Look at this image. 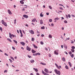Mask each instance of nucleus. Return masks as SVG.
Listing matches in <instances>:
<instances>
[{"label": "nucleus", "instance_id": "9b49d317", "mask_svg": "<svg viewBox=\"0 0 75 75\" xmlns=\"http://www.w3.org/2000/svg\"><path fill=\"white\" fill-rule=\"evenodd\" d=\"M40 24H42L43 23V21L42 20H40Z\"/></svg>", "mask_w": 75, "mask_h": 75}, {"label": "nucleus", "instance_id": "6ab92c4d", "mask_svg": "<svg viewBox=\"0 0 75 75\" xmlns=\"http://www.w3.org/2000/svg\"><path fill=\"white\" fill-rule=\"evenodd\" d=\"M49 38H52V35L51 34H50L49 35Z\"/></svg>", "mask_w": 75, "mask_h": 75}, {"label": "nucleus", "instance_id": "20e7f679", "mask_svg": "<svg viewBox=\"0 0 75 75\" xmlns=\"http://www.w3.org/2000/svg\"><path fill=\"white\" fill-rule=\"evenodd\" d=\"M26 50H27L29 51H31V48L29 47H28V46H27L26 47Z\"/></svg>", "mask_w": 75, "mask_h": 75}, {"label": "nucleus", "instance_id": "f704fd0d", "mask_svg": "<svg viewBox=\"0 0 75 75\" xmlns=\"http://www.w3.org/2000/svg\"><path fill=\"white\" fill-rule=\"evenodd\" d=\"M42 74H44V75H45V74L46 73H45V72H44V71H43V70H42Z\"/></svg>", "mask_w": 75, "mask_h": 75}, {"label": "nucleus", "instance_id": "bb28decb", "mask_svg": "<svg viewBox=\"0 0 75 75\" xmlns=\"http://www.w3.org/2000/svg\"><path fill=\"white\" fill-rule=\"evenodd\" d=\"M13 41L14 42L15 44H17V41L14 40Z\"/></svg>", "mask_w": 75, "mask_h": 75}, {"label": "nucleus", "instance_id": "423d86ee", "mask_svg": "<svg viewBox=\"0 0 75 75\" xmlns=\"http://www.w3.org/2000/svg\"><path fill=\"white\" fill-rule=\"evenodd\" d=\"M8 12L9 14H10V15L12 14V13H11V12L9 9L8 10Z\"/></svg>", "mask_w": 75, "mask_h": 75}, {"label": "nucleus", "instance_id": "c85d7f7f", "mask_svg": "<svg viewBox=\"0 0 75 75\" xmlns=\"http://www.w3.org/2000/svg\"><path fill=\"white\" fill-rule=\"evenodd\" d=\"M49 7L50 9L51 10H52V7H51V6H49Z\"/></svg>", "mask_w": 75, "mask_h": 75}, {"label": "nucleus", "instance_id": "2f4dec72", "mask_svg": "<svg viewBox=\"0 0 75 75\" xmlns=\"http://www.w3.org/2000/svg\"><path fill=\"white\" fill-rule=\"evenodd\" d=\"M9 60L11 63H12L13 62V61H12L11 59H9Z\"/></svg>", "mask_w": 75, "mask_h": 75}, {"label": "nucleus", "instance_id": "f257e3e1", "mask_svg": "<svg viewBox=\"0 0 75 75\" xmlns=\"http://www.w3.org/2000/svg\"><path fill=\"white\" fill-rule=\"evenodd\" d=\"M54 71L55 73L57 74V75H61V72L58 70L57 69H55L54 70Z\"/></svg>", "mask_w": 75, "mask_h": 75}, {"label": "nucleus", "instance_id": "37998d69", "mask_svg": "<svg viewBox=\"0 0 75 75\" xmlns=\"http://www.w3.org/2000/svg\"><path fill=\"white\" fill-rule=\"evenodd\" d=\"M71 57L72 58H73V57H74V54H72L71 55Z\"/></svg>", "mask_w": 75, "mask_h": 75}, {"label": "nucleus", "instance_id": "ea45409f", "mask_svg": "<svg viewBox=\"0 0 75 75\" xmlns=\"http://www.w3.org/2000/svg\"><path fill=\"white\" fill-rule=\"evenodd\" d=\"M11 59H13V61H14V58H13V57H11Z\"/></svg>", "mask_w": 75, "mask_h": 75}, {"label": "nucleus", "instance_id": "1a4fd4ad", "mask_svg": "<svg viewBox=\"0 0 75 75\" xmlns=\"http://www.w3.org/2000/svg\"><path fill=\"white\" fill-rule=\"evenodd\" d=\"M57 50H55L54 51V53L56 55H58V52Z\"/></svg>", "mask_w": 75, "mask_h": 75}, {"label": "nucleus", "instance_id": "a19ab883", "mask_svg": "<svg viewBox=\"0 0 75 75\" xmlns=\"http://www.w3.org/2000/svg\"><path fill=\"white\" fill-rule=\"evenodd\" d=\"M6 72H7V70H6L4 71V73H6Z\"/></svg>", "mask_w": 75, "mask_h": 75}, {"label": "nucleus", "instance_id": "e2e57ef3", "mask_svg": "<svg viewBox=\"0 0 75 75\" xmlns=\"http://www.w3.org/2000/svg\"><path fill=\"white\" fill-rule=\"evenodd\" d=\"M71 16L72 17H75V16L74 15H72Z\"/></svg>", "mask_w": 75, "mask_h": 75}, {"label": "nucleus", "instance_id": "0eeeda50", "mask_svg": "<svg viewBox=\"0 0 75 75\" xmlns=\"http://www.w3.org/2000/svg\"><path fill=\"white\" fill-rule=\"evenodd\" d=\"M20 43L21 44V45H22L23 46H24L25 45V43L23 42H21Z\"/></svg>", "mask_w": 75, "mask_h": 75}, {"label": "nucleus", "instance_id": "338daca9", "mask_svg": "<svg viewBox=\"0 0 75 75\" xmlns=\"http://www.w3.org/2000/svg\"><path fill=\"white\" fill-rule=\"evenodd\" d=\"M46 14L47 15V16H48V15H49V13H46Z\"/></svg>", "mask_w": 75, "mask_h": 75}, {"label": "nucleus", "instance_id": "a211bd4d", "mask_svg": "<svg viewBox=\"0 0 75 75\" xmlns=\"http://www.w3.org/2000/svg\"><path fill=\"white\" fill-rule=\"evenodd\" d=\"M64 48H65L66 50H67V46L66 45H64Z\"/></svg>", "mask_w": 75, "mask_h": 75}, {"label": "nucleus", "instance_id": "dca6fc26", "mask_svg": "<svg viewBox=\"0 0 75 75\" xmlns=\"http://www.w3.org/2000/svg\"><path fill=\"white\" fill-rule=\"evenodd\" d=\"M35 21H36V18H35L33 19L32 20V22H35Z\"/></svg>", "mask_w": 75, "mask_h": 75}, {"label": "nucleus", "instance_id": "f3484780", "mask_svg": "<svg viewBox=\"0 0 75 75\" xmlns=\"http://www.w3.org/2000/svg\"><path fill=\"white\" fill-rule=\"evenodd\" d=\"M69 64L70 67H72V64H71V62H69Z\"/></svg>", "mask_w": 75, "mask_h": 75}, {"label": "nucleus", "instance_id": "473e14b6", "mask_svg": "<svg viewBox=\"0 0 75 75\" xmlns=\"http://www.w3.org/2000/svg\"><path fill=\"white\" fill-rule=\"evenodd\" d=\"M40 44H42V45H43V44H44V43L43 42H42V41H41L40 42Z\"/></svg>", "mask_w": 75, "mask_h": 75}, {"label": "nucleus", "instance_id": "0e129e2a", "mask_svg": "<svg viewBox=\"0 0 75 75\" xmlns=\"http://www.w3.org/2000/svg\"><path fill=\"white\" fill-rule=\"evenodd\" d=\"M44 75H49V74H47V73H45Z\"/></svg>", "mask_w": 75, "mask_h": 75}, {"label": "nucleus", "instance_id": "c03bdc74", "mask_svg": "<svg viewBox=\"0 0 75 75\" xmlns=\"http://www.w3.org/2000/svg\"><path fill=\"white\" fill-rule=\"evenodd\" d=\"M49 57H51V54H49Z\"/></svg>", "mask_w": 75, "mask_h": 75}, {"label": "nucleus", "instance_id": "864d4df0", "mask_svg": "<svg viewBox=\"0 0 75 75\" xmlns=\"http://www.w3.org/2000/svg\"><path fill=\"white\" fill-rule=\"evenodd\" d=\"M68 17H69V18H71V15H69H69H68Z\"/></svg>", "mask_w": 75, "mask_h": 75}, {"label": "nucleus", "instance_id": "603ef678", "mask_svg": "<svg viewBox=\"0 0 75 75\" xmlns=\"http://www.w3.org/2000/svg\"><path fill=\"white\" fill-rule=\"evenodd\" d=\"M59 8V9H60L61 10H63V8H61V7H60V8Z\"/></svg>", "mask_w": 75, "mask_h": 75}, {"label": "nucleus", "instance_id": "13d9d810", "mask_svg": "<svg viewBox=\"0 0 75 75\" xmlns=\"http://www.w3.org/2000/svg\"><path fill=\"white\" fill-rule=\"evenodd\" d=\"M69 54L70 55H71V54H72V52H70Z\"/></svg>", "mask_w": 75, "mask_h": 75}, {"label": "nucleus", "instance_id": "e433bc0d", "mask_svg": "<svg viewBox=\"0 0 75 75\" xmlns=\"http://www.w3.org/2000/svg\"><path fill=\"white\" fill-rule=\"evenodd\" d=\"M41 29H45V27H44V26H43V27H41Z\"/></svg>", "mask_w": 75, "mask_h": 75}, {"label": "nucleus", "instance_id": "c9c22d12", "mask_svg": "<svg viewBox=\"0 0 75 75\" xmlns=\"http://www.w3.org/2000/svg\"><path fill=\"white\" fill-rule=\"evenodd\" d=\"M71 48H72V49L74 50V49H75V47L73 46L71 47Z\"/></svg>", "mask_w": 75, "mask_h": 75}, {"label": "nucleus", "instance_id": "412c9836", "mask_svg": "<svg viewBox=\"0 0 75 75\" xmlns=\"http://www.w3.org/2000/svg\"><path fill=\"white\" fill-rule=\"evenodd\" d=\"M7 40H8V41H10V42H12L11 40V39H10L7 38Z\"/></svg>", "mask_w": 75, "mask_h": 75}, {"label": "nucleus", "instance_id": "ddd939ff", "mask_svg": "<svg viewBox=\"0 0 75 75\" xmlns=\"http://www.w3.org/2000/svg\"><path fill=\"white\" fill-rule=\"evenodd\" d=\"M25 8H27V7H24L23 8V9H22V11H25Z\"/></svg>", "mask_w": 75, "mask_h": 75}, {"label": "nucleus", "instance_id": "5701e85b", "mask_svg": "<svg viewBox=\"0 0 75 75\" xmlns=\"http://www.w3.org/2000/svg\"><path fill=\"white\" fill-rule=\"evenodd\" d=\"M30 62H31V63H34V60H30Z\"/></svg>", "mask_w": 75, "mask_h": 75}, {"label": "nucleus", "instance_id": "2eb2a0df", "mask_svg": "<svg viewBox=\"0 0 75 75\" xmlns=\"http://www.w3.org/2000/svg\"><path fill=\"white\" fill-rule=\"evenodd\" d=\"M55 65L57 67V68H58V69H60V68H59V66H58V65L57 64L55 63Z\"/></svg>", "mask_w": 75, "mask_h": 75}, {"label": "nucleus", "instance_id": "72a5a7b5", "mask_svg": "<svg viewBox=\"0 0 75 75\" xmlns=\"http://www.w3.org/2000/svg\"><path fill=\"white\" fill-rule=\"evenodd\" d=\"M35 40H34V38H32V41H34Z\"/></svg>", "mask_w": 75, "mask_h": 75}, {"label": "nucleus", "instance_id": "09e8293b", "mask_svg": "<svg viewBox=\"0 0 75 75\" xmlns=\"http://www.w3.org/2000/svg\"><path fill=\"white\" fill-rule=\"evenodd\" d=\"M66 18H68V15H66Z\"/></svg>", "mask_w": 75, "mask_h": 75}, {"label": "nucleus", "instance_id": "b1692460", "mask_svg": "<svg viewBox=\"0 0 75 75\" xmlns=\"http://www.w3.org/2000/svg\"><path fill=\"white\" fill-rule=\"evenodd\" d=\"M20 2L21 4H23L24 3V1H20Z\"/></svg>", "mask_w": 75, "mask_h": 75}, {"label": "nucleus", "instance_id": "f03ea898", "mask_svg": "<svg viewBox=\"0 0 75 75\" xmlns=\"http://www.w3.org/2000/svg\"><path fill=\"white\" fill-rule=\"evenodd\" d=\"M1 23L2 24H4L5 26H6V27H7V23L4 22V21L3 20H2L1 21Z\"/></svg>", "mask_w": 75, "mask_h": 75}, {"label": "nucleus", "instance_id": "7ed1b4c3", "mask_svg": "<svg viewBox=\"0 0 75 75\" xmlns=\"http://www.w3.org/2000/svg\"><path fill=\"white\" fill-rule=\"evenodd\" d=\"M9 37L10 38L13 39V37H14V35L13 34H11V33H9Z\"/></svg>", "mask_w": 75, "mask_h": 75}, {"label": "nucleus", "instance_id": "c756f323", "mask_svg": "<svg viewBox=\"0 0 75 75\" xmlns=\"http://www.w3.org/2000/svg\"><path fill=\"white\" fill-rule=\"evenodd\" d=\"M52 19H50L49 20V22H52Z\"/></svg>", "mask_w": 75, "mask_h": 75}, {"label": "nucleus", "instance_id": "774afa93", "mask_svg": "<svg viewBox=\"0 0 75 75\" xmlns=\"http://www.w3.org/2000/svg\"><path fill=\"white\" fill-rule=\"evenodd\" d=\"M51 25H52V26H54V24L53 23L51 24Z\"/></svg>", "mask_w": 75, "mask_h": 75}, {"label": "nucleus", "instance_id": "4be33fe9", "mask_svg": "<svg viewBox=\"0 0 75 75\" xmlns=\"http://www.w3.org/2000/svg\"><path fill=\"white\" fill-rule=\"evenodd\" d=\"M33 69H34V70H35V71H36V72H38V70L37 69H35V68H34Z\"/></svg>", "mask_w": 75, "mask_h": 75}, {"label": "nucleus", "instance_id": "6e6552de", "mask_svg": "<svg viewBox=\"0 0 75 75\" xmlns=\"http://www.w3.org/2000/svg\"><path fill=\"white\" fill-rule=\"evenodd\" d=\"M23 17H24V18H27L28 17V16L26 15H23Z\"/></svg>", "mask_w": 75, "mask_h": 75}, {"label": "nucleus", "instance_id": "79ce46f5", "mask_svg": "<svg viewBox=\"0 0 75 75\" xmlns=\"http://www.w3.org/2000/svg\"><path fill=\"white\" fill-rule=\"evenodd\" d=\"M64 22L65 23H68V22H67V21H64Z\"/></svg>", "mask_w": 75, "mask_h": 75}, {"label": "nucleus", "instance_id": "4d7b16f0", "mask_svg": "<svg viewBox=\"0 0 75 75\" xmlns=\"http://www.w3.org/2000/svg\"><path fill=\"white\" fill-rule=\"evenodd\" d=\"M71 44H73V43H74V42L73 41H71Z\"/></svg>", "mask_w": 75, "mask_h": 75}, {"label": "nucleus", "instance_id": "3c124183", "mask_svg": "<svg viewBox=\"0 0 75 75\" xmlns=\"http://www.w3.org/2000/svg\"><path fill=\"white\" fill-rule=\"evenodd\" d=\"M20 32V33L21 34L22 33V31H21V30H19Z\"/></svg>", "mask_w": 75, "mask_h": 75}, {"label": "nucleus", "instance_id": "6e6d98bb", "mask_svg": "<svg viewBox=\"0 0 75 75\" xmlns=\"http://www.w3.org/2000/svg\"><path fill=\"white\" fill-rule=\"evenodd\" d=\"M67 40H69V38H67L66 39V41H67Z\"/></svg>", "mask_w": 75, "mask_h": 75}, {"label": "nucleus", "instance_id": "de8ad7c7", "mask_svg": "<svg viewBox=\"0 0 75 75\" xmlns=\"http://www.w3.org/2000/svg\"><path fill=\"white\" fill-rule=\"evenodd\" d=\"M37 55H40V53H37Z\"/></svg>", "mask_w": 75, "mask_h": 75}, {"label": "nucleus", "instance_id": "680f3d73", "mask_svg": "<svg viewBox=\"0 0 75 75\" xmlns=\"http://www.w3.org/2000/svg\"><path fill=\"white\" fill-rule=\"evenodd\" d=\"M5 55H6V56H8L6 53H5Z\"/></svg>", "mask_w": 75, "mask_h": 75}, {"label": "nucleus", "instance_id": "aec40b11", "mask_svg": "<svg viewBox=\"0 0 75 75\" xmlns=\"http://www.w3.org/2000/svg\"><path fill=\"white\" fill-rule=\"evenodd\" d=\"M62 60L64 62H65V58L64 57H63L62 58Z\"/></svg>", "mask_w": 75, "mask_h": 75}, {"label": "nucleus", "instance_id": "a878e982", "mask_svg": "<svg viewBox=\"0 0 75 75\" xmlns=\"http://www.w3.org/2000/svg\"><path fill=\"white\" fill-rule=\"evenodd\" d=\"M71 51L72 52H74V51L75 50L74 49H72L71 50Z\"/></svg>", "mask_w": 75, "mask_h": 75}, {"label": "nucleus", "instance_id": "f8f14e48", "mask_svg": "<svg viewBox=\"0 0 75 75\" xmlns=\"http://www.w3.org/2000/svg\"><path fill=\"white\" fill-rule=\"evenodd\" d=\"M33 47H34V48H38V47H37V46H35V45L33 44Z\"/></svg>", "mask_w": 75, "mask_h": 75}, {"label": "nucleus", "instance_id": "4468645a", "mask_svg": "<svg viewBox=\"0 0 75 75\" xmlns=\"http://www.w3.org/2000/svg\"><path fill=\"white\" fill-rule=\"evenodd\" d=\"M32 53H35V52H36V51H35L33 49L32 50Z\"/></svg>", "mask_w": 75, "mask_h": 75}, {"label": "nucleus", "instance_id": "bf43d9fd", "mask_svg": "<svg viewBox=\"0 0 75 75\" xmlns=\"http://www.w3.org/2000/svg\"><path fill=\"white\" fill-rule=\"evenodd\" d=\"M0 30L1 31H2V28L1 27H0Z\"/></svg>", "mask_w": 75, "mask_h": 75}, {"label": "nucleus", "instance_id": "39448f33", "mask_svg": "<svg viewBox=\"0 0 75 75\" xmlns=\"http://www.w3.org/2000/svg\"><path fill=\"white\" fill-rule=\"evenodd\" d=\"M29 31L30 33H31L32 34H34V31H33V30H30Z\"/></svg>", "mask_w": 75, "mask_h": 75}, {"label": "nucleus", "instance_id": "cd10ccee", "mask_svg": "<svg viewBox=\"0 0 75 75\" xmlns=\"http://www.w3.org/2000/svg\"><path fill=\"white\" fill-rule=\"evenodd\" d=\"M65 68L66 69H69V68H68V67L67 65L65 66Z\"/></svg>", "mask_w": 75, "mask_h": 75}, {"label": "nucleus", "instance_id": "052dcab7", "mask_svg": "<svg viewBox=\"0 0 75 75\" xmlns=\"http://www.w3.org/2000/svg\"><path fill=\"white\" fill-rule=\"evenodd\" d=\"M12 48L13 49V50H16V49L15 48H14V47H12Z\"/></svg>", "mask_w": 75, "mask_h": 75}, {"label": "nucleus", "instance_id": "5fc2aeb1", "mask_svg": "<svg viewBox=\"0 0 75 75\" xmlns=\"http://www.w3.org/2000/svg\"><path fill=\"white\" fill-rule=\"evenodd\" d=\"M45 50H46V51H48V49H47V47H45Z\"/></svg>", "mask_w": 75, "mask_h": 75}, {"label": "nucleus", "instance_id": "4c0bfd02", "mask_svg": "<svg viewBox=\"0 0 75 75\" xmlns=\"http://www.w3.org/2000/svg\"><path fill=\"white\" fill-rule=\"evenodd\" d=\"M54 20H59V19L58 18H55L54 19Z\"/></svg>", "mask_w": 75, "mask_h": 75}, {"label": "nucleus", "instance_id": "69168bd1", "mask_svg": "<svg viewBox=\"0 0 75 75\" xmlns=\"http://www.w3.org/2000/svg\"><path fill=\"white\" fill-rule=\"evenodd\" d=\"M25 26H26L27 27H28V24H26L25 25Z\"/></svg>", "mask_w": 75, "mask_h": 75}, {"label": "nucleus", "instance_id": "a18cd8bd", "mask_svg": "<svg viewBox=\"0 0 75 75\" xmlns=\"http://www.w3.org/2000/svg\"><path fill=\"white\" fill-rule=\"evenodd\" d=\"M33 55H34V56H35V55H37V53L33 54Z\"/></svg>", "mask_w": 75, "mask_h": 75}, {"label": "nucleus", "instance_id": "9d476101", "mask_svg": "<svg viewBox=\"0 0 75 75\" xmlns=\"http://www.w3.org/2000/svg\"><path fill=\"white\" fill-rule=\"evenodd\" d=\"M45 71L46 73H48V70L46 69H45Z\"/></svg>", "mask_w": 75, "mask_h": 75}, {"label": "nucleus", "instance_id": "393cba45", "mask_svg": "<svg viewBox=\"0 0 75 75\" xmlns=\"http://www.w3.org/2000/svg\"><path fill=\"white\" fill-rule=\"evenodd\" d=\"M40 64H41L42 65H46V64H44L43 63H40Z\"/></svg>", "mask_w": 75, "mask_h": 75}, {"label": "nucleus", "instance_id": "49530a36", "mask_svg": "<svg viewBox=\"0 0 75 75\" xmlns=\"http://www.w3.org/2000/svg\"><path fill=\"white\" fill-rule=\"evenodd\" d=\"M28 57L29 58H31V56H30L29 55H28Z\"/></svg>", "mask_w": 75, "mask_h": 75}, {"label": "nucleus", "instance_id": "7c9ffc66", "mask_svg": "<svg viewBox=\"0 0 75 75\" xmlns=\"http://www.w3.org/2000/svg\"><path fill=\"white\" fill-rule=\"evenodd\" d=\"M14 24H16V19L14 20Z\"/></svg>", "mask_w": 75, "mask_h": 75}, {"label": "nucleus", "instance_id": "58836bf2", "mask_svg": "<svg viewBox=\"0 0 75 75\" xmlns=\"http://www.w3.org/2000/svg\"><path fill=\"white\" fill-rule=\"evenodd\" d=\"M40 17H43V14H40Z\"/></svg>", "mask_w": 75, "mask_h": 75}, {"label": "nucleus", "instance_id": "8fccbe9b", "mask_svg": "<svg viewBox=\"0 0 75 75\" xmlns=\"http://www.w3.org/2000/svg\"><path fill=\"white\" fill-rule=\"evenodd\" d=\"M21 37H23V34L22 33H21Z\"/></svg>", "mask_w": 75, "mask_h": 75}]
</instances>
